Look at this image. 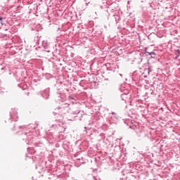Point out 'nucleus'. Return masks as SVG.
<instances>
[{
	"instance_id": "f257e3e1",
	"label": "nucleus",
	"mask_w": 180,
	"mask_h": 180,
	"mask_svg": "<svg viewBox=\"0 0 180 180\" xmlns=\"http://www.w3.org/2000/svg\"><path fill=\"white\" fill-rule=\"evenodd\" d=\"M148 73H150L152 72L151 68H148Z\"/></svg>"
}]
</instances>
